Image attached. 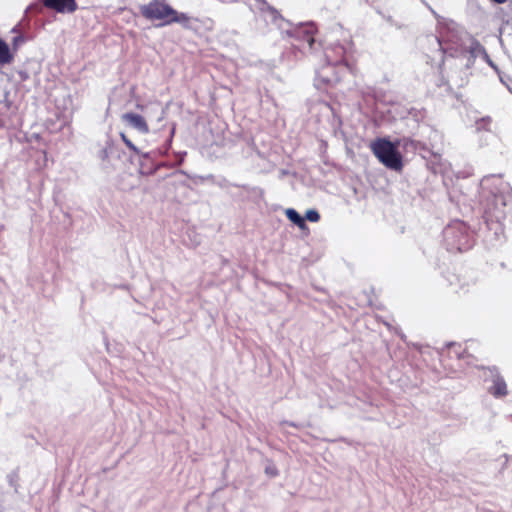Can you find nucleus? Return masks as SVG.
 <instances>
[{
    "mask_svg": "<svg viewBox=\"0 0 512 512\" xmlns=\"http://www.w3.org/2000/svg\"><path fill=\"white\" fill-rule=\"evenodd\" d=\"M141 15L150 21H160L159 26L172 23H187L189 17L185 13H179L164 0H152L148 4L140 6Z\"/></svg>",
    "mask_w": 512,
    "mask_h": 512,
    "instance_id": "nucleus-1",
    "label": "nucleus"
},
{
    "mask_svg": "<svg viewBox=\"0 0 512 512\" xmlns=\"http://www.w3.org/2000/svg\"><path fill=\"white\" fill-rule=\"evenodd\" d=\"M399 142L392 143L387 138H376L369 144L374 156L387 168L400 171L403 167L402 156L398 151Z\"/></svg>",
    "mask_w": 512,
    "mask_h": 512,
    "instance_id": "nucleus-2",
    "label": "nucleus"
},
{
    "mask_svg": "<svg viewBox=\"0 0 512 512\" xmlns=\"http://www.w3.org/2000/svg\"><path fill=\"white\" fill-rule=\"evenodd\" d=\"M444 238L450 251L462 252L470 247L467 228L462 223L448 226L444 230Z\"/></svg>",
    "mask_w": 512,
    "mask_h": 512,
    "instance_id": "nucleus-3",
    "label": "nucleus"
},
{
    "mask_svg": "<svg viewBox=\"0 0 512 512\" xmlns=\"http://www.w3.org/2000/svg\"><path fill=\"white\" fill-rule=\"evenodd\" d=\"M325 59L328 66H346L351 72H354L355 67L348 63L346 60V49L340 44H334L326 47L324 50Z\"/></svg>",
    "mask_w": 512,
    "mask_h": 512,
    "instance_id": "nucleus-4",
    "label": "nucleus"
},
{
    "mask_svg": "<svg viewBox=\"0 0 512 512\" xmlns=\"http://www.w3.org/2000/svg\"><path fill=\"white\" fill-rule=\"evenodd\" d=\"M43 5L58 13H73L78 8L75 0H43Z\"/></svg>",
    "mask_w": 512,
    "mask_h": 512,
    "instance_id": "nucleus-5",
    "label": "nucleus"
},
{
    "mask_svg": "<svg viewBox=\"0 0 512 512\" xmlns=\"http://www.w3.org/2000/svg\"><path fill=\"white\" fill-rule=\"evenodd\" d=\"M122 121L127 125L135 128L142 134L149 133V126L145 120V118L139 114L128 112L122 115Z\"/></svg>",
    "mask_w": 512,
    "mask_h": 512,
    "instance_id": "nucleus-6",
    "label": "nucleus"
},
{
    "mask_svg": "<svg viewBox=\"0 0 512 512\" xmlns=\"http://www.w3.org/2000/svg\"><path fill=\"white\" fill-rule=\"evenodd\" d=\"M490 394L496 398L504 397L508 394L507 385L502 377H496L492 386L489 388Z\"/></svg>",
    "mask_w": 512,
    "mask_h": 512,
    "instance_id": "nucleus-7",
    "label": "nucleus"
},
{
    "mask_svg": "<svg viewBox=\"0 0 512 512\" xmlns=\"http://www.w3.org/2000/svg\"><path fill=\"white\" fill-rule=\"evenodd\" d=\"M287 218L293 222L295 225L299 227L301 230H307V224L305 222V218L302 217L296 210L290 208L285 212Z\"/></svg>",
    "mask_w": 512,
    "mask_h": 512,
    "instance_id": "nucleus-8",
    "label": "nucleus"
},
{
    "mask_svg": "<svg viewBox=\"0 0 512 512\" xmlns=\"http://www.w3.org/2000/svg\"><path fill=\"white\" fill-rule=\"evenodd\" d=\"M13 54L8 44L0 38V65L9 64L13 61Z\"/></svg>",
    "mask_w": 512,
    "mask_h": 512,
    "instance_id": "nucleus-9",
    "label": "nucleus"
},
{
    "mask_svg": "<svg viewBox=\"0 0 512 512\" xmlns=\"http://www.w3.org/2000/svg\"><path fill=\"white\" fill-rule=\"evenodd\" d=\"M120 138L130 151L134 152L135 154L140 153L139 149L133 144V142L127 137L125 133H120Z\"/></svg>",
    "mask_w": 512,
    "mask_h": 512,
    "instance_id": "nucleus-10",
    "label": "nucleus"
},
{
    "mask_svg": "<svg viewBox=\"0 0 512 512\" xmlns=\"http://www.w3.org/2000/svg\"><path fill=\"white\" fill-rule=\"evenodd\" d=\"M304 218L310 222H318L320 219V214L316 210H308Z\"/></svg>",
    "mask_w": 512,
    "mask_h": 512,
    "instance_id": "nucleus-11",
    "label": "nucleus"
},
{
    "mask_svg": "<svg viewBox=\"0 0 512 512\" xmlns=\"http://www.w3.org/2000/svg\"><path fill=\"white\" fill-rule=\"evenodd\" d=\"M324 70H325V69L323 68V69H322V71L319 73V77L322 79V81H323L324 83L329 84V83H332V82H339V80H340V78H339V77H335L334 79H330V78H326V77H324V76L322 75V73L324 72Z\"/></svg>",
    "mask_w": 512,
    "mask_h": 512,
    "instance_id": "nucleus-12",
    "label": "nucleus"
},
{
    "mask_svg": "<svg viewBox=\"0 0 512 512\" xmlns=\"http://www.w3.org/2000/svg\"><path fill=\"white\" fill-rule=\"evenodd\" d=\"M23 41H24V39H23V37H22V36H17V37H15V38L13 39V45H14V47H16V46L18 45V43L23 42Z\"/></svg>",
    "mask_w": 512,
    "mask_h": 512,
    "instance_id": "nucleus-13",
    "label": "nucleus"
},
{
    "mask_svg": "<svg viewBox=\"0 0 512 512\" xmlns=\"http://www.w3.org/2000/svg\"><path fill=\"white\" fill-rule=\"evenodd\" d=\"M313 43H314V38L312 36H308V44H309V46L312 47Z\"/></svg>",
    "mask_w": 512,
    "mask_h": 512,
    "instance_id": "nucleus-14",
    "label": "nucleus"
}]
</instances>
